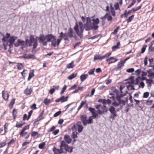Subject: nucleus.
<instances>
[{"mask_svg":"<svg viewBox=\"0 0 154 154\" xmlns=\"http://www.w3.org/2000/svg\"><path fill=\"white\" fill-rule=\"evenodd\" d=\"M147 72L148 73V76L149 77H150L151 76L154 77V73L152 72L151 70L149 69V70L147 71Z\"/></svg>","mask_w":154,"mask_h":154,"instance_id":"32","label":"nucleus"},{"mask_svg":"<svg viewBox=\"0 0 154 154\" xmlns=\"http://www.w3.org/2000/svg\"><path fill=\"white\" fill-rule=\"evenodd\" d=\"M88 76V75L87 74L81 75L80 77L81 81L82 82L84 81L87 78Z\"/></svg>","mask_w":154,"mask_h":154,"instance_id":"23","label":"nucleus"},{"mask_svg":"<svg viewBox=\"0 0 154 154\" xmlns=\"http://www.w3.org/2000/svg\"><path fill=\"white\" fill-rule=\"evenodd\" d=\"M44 111L43 110L42 112L40 113L39 116L38 117L37 119V121H39L41 119H43V115L44 113Z\"/></svg>","mask_w":154,"mask_h":154,"instance_id":"27","label":"nucleus"},{"mask_svg":"<svg viewBox=\"0 0 154 154\" xmlns=\"http://www.w3.org/2000/svg\"><path fill=\"white\" fill-rule=\"evenodd\" d=\"M119 28H120L119 26H118L114 30V31L112 33L114 35L116 34V33L117 32L118 30L119 29Z\"/></svg>","mask_w":154,"mask_h":154,"instance_id":"59","label":"nucleus"},{"mask_svg":"<svg viewBox=\"0 0 154 154\" xmlns=\"http://www.w3.org/2000/svg\"><path fill=\"white\" fill-rule=\"evenodd\" d=\"M16 39H2L4 49H10L12 46Z\"/></svg>","mask_w":154,"mask_h":154,"instance_id":"3","label":"nucleus"},{"mask_svg":"<svg viewBox=\"0 0 154 154\" xmlns=\"http://www.w3.org/2000/svg\"><path fill=\"white\" fill-rule=\"evenodd\" d=\"M34 71L33 70H32L31 71H30L29 74V76L28 78V81H29L30 79L34 76Z\"/></svg>","mask_w":154,"mask_h":154,"instance_id":"22","label":"nucleus"},{"mask_svg":"<svg viewBox=\"0 0 154 154\" xmlns=\"http://www.w3.org/2000/svg\"><path fill=\"white\" fill-rule=\"evenodd\" d=\"M110 12L113 16H115V12L114 9H110Z\"/></svg>","mask_w":154,"mask_h":154,"instance_id":"63","label":"nucleus"},{"mask_svg":"<svg viewBox=\"0 0 154 154\" xmlns=\"http://www.w3.org/2000/svg\"><path fill=\"white\" fill-rule=\"evenodd\" d=\"M65 35L66 37L67 38H77L76 32H74L72 29L71 27L69 28L67 33H65Z\"/></svg>","mask_w":154,"mask_h":154,"instance_id":"6","label":"nucleus"},{"mask_svg":"<svg viewBox=\"0 0 154 154\" xmlns=\"http://www.w3.org/2000/svg\"><path fill=\"white\" fill-rule=\"evenodd\" d=\"M134 15H131V16L129 17L128 19H126V22L128 23L131 21L132 20L134 17Z\"/></svg>","mask_w":154,"mask_h":154,"instance_id":"30","label":"nucleus"},{"mask_svg":"<svg viewBox=\"0 0 154 154\" xmlns=\"http://www.w3.org/2000/svg\"><path fill=\"white\" fill-rule=\"evenodd\" d=\"M77 74V73L75 72V73H72L70 75L68 76V79H69V80L72 79L73 78L75 77L76 76Z\"/></svg>","mask_w":154,"mask_h":154,"instance_id":"28","label":"nucleus"},{"mask_svg":"<svg viewBox=\"0 0 154 154\" xmlns=\"http://www.w3.org/2000/svg\"><path fill=\"white\" fill-rule=\"evenodd\" d=\"M29 128V125H27L26 126H25L22 129V133L24 131H25L26 129H28Z\"/></svg>","mask_w":154,"mask_h":154,"instance_id":"50","label":"nucleus"},{"mask_svg":"<svg viewBox=\"0 0 154 154\" xmlns=\"http://www.w3.org/2000/svg\"><path fill=\"white\" fill-rule=\"evenodd\" d=\"M99 23V20L97 18L95 19H91L89 17H87L86 22L84 24V26L81 22H79V25L76 22L74 29L77 35L79 36V37L81 38L84 28L88 31L93 29H97L99 27L98 24Z\"/></svg>","mask_w":154,"mask_h":154,"instance_id":"1","label":"nucleus"},{"mask_svg":"<svg viewBox=\"0 0 154 154\" xmlns=\"http://www.w3.org/2000/svg\"><path fill=\"white\" fill-rule=\"evenodd\" d=\"M153 100H147L146 102V104L147 105H149L152 104V103Z\"/></svg>","mask_w":154,"mask_h":154,"instance_id":"56","label":"nucleus"},{"mask_svg":"<svg viewBox=\"0 0 154 154\" xmlns=\"http://www.w3.org/2000/svg\"><path fill=\"white\" fill-rule=\"evenodd\" d=\"M59 130L57 129L55 131H53L52 134L54 135H57L59 133Z\"/></svg>","mask_w":154,"mask_h":154,"instance_id":"61","label":"nucleus"},{"mask_svg":"<svg viewBox=\"0 0 154 154\" xmlns=\"http://www.w3.org/2000/svg\"><path fill=\"white\" fill-rule=\"evenodd\" d=\"M89 110L92 114L95 113L94 111H95V109L94 108H92L90 107L89 108Z\"/></svg>","mask_w":154,"mask_h":154,"instance_id":"54","label":"nucleus"},{"mask_svg":"<svg viewBox=\"0 0 154 154\" xmlns=\"http://www.w3.org/2000/svg\"><path fill=\"white\" fill-rule=\"evenodd\" d=\"M28 57H29V59H34L35 58V56L34 54H28Z\"/></svg>","mask_w":154,"mask_h":154,"instance_id":"58","label":"nucleus"},{"mask_svg":"<svg viewBox=\"0 0 154 154\" xmlns=\"http://www.w3.org/2000/svg\"><path fill=\"white\" fill-rule=\"evenodd\" d=\"M61 113V111H58V112H56V113H55L54 115V117H56L57 116H58L59 115H60Z\"/></svg>","mask_w":154,"mask_h":154,"instance_id":"51","label":"nucleus"},{"mask_svg":"<svg viewBox=\"0 0 154 154\" xmlns=\"http://www.w3.org/2000/svg\"><path fill=\"white\" fill-rule=\"evenodd\" d=\"M80 119L82 121V122L83 124L84 125V124L85 123V121L87 119V115H85L81 116Z\"/></svg>","mask_w":154,"mask_h":154,"instance_id":"19","label":"nucleus"},{"mask_svg":"<svg viewBox=\"0 0 154 154\" xmlns=\"http://www.w3.org/2000/svg\"><path fill=\"white\" fill-rule=\"evenodd\" d=\"M94 69H92L90 70L88 72V73L89 75H91L94 74Z\"/></svg>","mask_w":154,"mask_h":154,"instance_id":"57","label":"nucleus"},{"mask_svg":"<svg viewBox=\"0 0 154 154\" xmlns=\"http://www.w3.org/2000/svg\"><path fill=\"white\" fill-rule=\"evenodd\" d=\"M8 123H6L5 125L4 126V131H5V132L3 133L2 134V135H4L5 134V133L7 131L8 129Z\"/></svg>","mask_w":154,"mask_h":154,"instance_id":"33","label":"nucleus"},{"mask_svg":"<svg viewBox=\"0 0 154 154\" xmlns=\"http://www.w3.org/2000/svg\"><path fill=\"white\" fill-rule=\"evenodd\" d=\"M44 38H55V37L52 35L49 34L46 36Z\"/></svg>","mask_w":154,"mask_h":154,"instance_id":"42","label":"nucleus"},{"mask_svg":"<svg viewBox=\"0 0 154 154\" xmlns=\"http://www.w3.org/2000/svg\"><path fill=\"white\" fill-rule=\"evenodd\" d=\"M106 18L108 21H111L112 20V18L111 15H108L107 14Z\"/></svg>","mask_w":154,"mask_h":154,"instance_id":"43","label":"nucleus"},{"mask_svg":"<svg viewBox=\"0 0 154 154\" xmlns=\"http://www.w3.org/2000/svg\"><path fill=\"white\" fill-rule=\"evenodd\" d=\"M114 7L115 9L116 10H117L118 9H120L119 4L118 2H116L114 5Z\"/></svg>","mask_w":154,"mask_h":154,"instance_id":"47","label":"nucleus"},{"mask_svg":"<svg viewBox=\"0 0 154 154\" xmlns=\"http://www.w3.org/2000/svg\"><path fill=\"white\" fill-rule=\"evenodd\" d=\"M53 151L55 152H57L60 153H63V151H62L61 150V149L60 148V149H57L56 147H54L53 148Z\"/></svg>","mask_w":154,"mask_h":154,"instance_id":"26","label":"nucleus"},{"mask_svg":"<svg viewBox=\"0 0 154 154\" xmlns=\"http://www.w3.org/2000/svg\"><path fill=\"white\" fill-rule=\"evenodd\" d=\"M107 15V14L104 16L102 17H101V19L102 20V26H104L105 23V19L106 17V16Z\"/></svg>","mask_w":154,"mask_h":154,"instance_id":"29","label":"nucleus"},{"mask_svg":"<svg viewBox=\"0 0 154 154\" xmlns=\"http://www.w3.org/2000/svg\"><path fill=\"white\" fill-rule=\"evenodd\" d=\"M66 88H67V86L65 85H64V86L62 88L61 91V92H60V94H62L63 93V92H64V91L66 90Z\"/></svg>","mask_w":154,"mask_h":154,"instance_id":"45","label":"nucleus"},{"mask_svg":"<svg viewBox=\"0 0 154 154\" xmlns=\"http://www.w3.org/2000/svg\"><path fill=\"white\" fill-rule=\"evenodd\" d=\"M104 58V57L103 56L101 57L100 55L95 54L94 55V60H102Z\"/></svg>","mask_w":154,"mask_h":154,"instance_id":"20","label":"nucleus"},{"mask_svg":"<svg viewBox=\"0 0 154 154\" xmlns=\"http://www.w3.org/2000/svg\"><path fill=\"white\" fill-rule=\"evenodd\" d=\"M132 2L128 7V8H130L132 5H134L136 3L135 0H132Z\"/></svg>","mask_w":154,"mask_h":154,"instance_id":"48","label":"nucleus"},{"mask_svg":"<svg viewBox=\"0 0 154 154\" xmlns=\"http://www.w3.org/2000/svg\"><path fill=\"white\" fill-rule=\"evenodd\" d=\"M147 47V46L146 45H143L141 49V53L143 54L144 52Z\"/></svg>","mask_w":154,"mask_h":154,"instance_id":"41","label":"nucleus"},{"mask_svg":"<svg viewBox=\"0 0 154 154\" xmlns=\"http://www.w3.org/2000/svg\"><path fill=\"white\" fill-rule=\"evenodd\" d=\"M147 60H148V57L147 56H146L144 59V64L145 66L147 65Z\"/></svg>","mask_w":154,"mask_h":154,"instance_id":"49","label":"nucleus"},{"mask_svg":"<svg viewBox=\"0 0 154 154\" xmlns=\"http://www.w3.org/2000/svg\"><path fill=\"white\" fill-rule=\"evenodd\" d=\"M64 139L67 143H71L72 139L69 135H65L64 137Z\"/></svg>","mask_w":154,"mask_h":154,"instance_id":"17","label":"nucleus"},{"mask_svg":"<svg viewBox=\"0 0 154 154\" xmlns=\"http://www.w3.org/2000/svg\"><path fill=\"white\" fill-rule=\"evenodd\" d=\"M27 134V133L26 132H25V131H24L23 132H22V133L21 131L20 133V135L21 137H23L25 136Z\"/></svg>","mask_w":154,"mask_h":154,"instance_id":"60","label":"nucleus"},{"mask_svg":"<svg viewBox=\"0 0 154 154\" xmlns=\"http://www.w3.org/2000/svg\"><path fill=\"white\" fill-rule=\"evenodd\" d=\"M18 69H20L23 67V65L21 63H18L17 65Z\"/></svg>","mask_w":154,"mask_h":154,"instance_id":"52","label":"nucleus"},{"mask_svg":"<svg viewBox=\"0 0 154 154\" xmlns=\"http://www.w3.org/2000/svg\"><path fill=\"white\" fill-rule=\"evenodd\" d=\"M17 111L15 109H14L13 110L12 114L14 117V119H15L17 116Z\"/></svg>","mask_w":154,"mask_h":154,"instance_id":"35","label":"nucleus"},{"mask_svg":"<svg viewBox=\"0 0 154 154\" xmlns=\"http://www.w3.org/2000/svg\"><path fill=\"white\" fill-rule=\"evenodd\" d=\"M73 62L72 61L71 63L67 65V67L68 68H72L74 67Z\"/></svg>","mask_w":154,"mask_h":154,"instance_id":"37","label":"nucleus"},{"mask_svg":"<svg viewBox=\"0 0 154 154\" xmlns=\"http://www.w3.org/2000/svg\"><path fill=\"white\" fill-rule=\"evenodd\" d=\"M37 135L40 136V134L38 133L36 131H33L31 134V136L32 137H35Z\"/></svg>","mask_w":154,"mask_h":154,"instance_id":"40","label":"nucleus"},{"mask_svg":"<svg viewBox=\"0 0 154 154\" xmlns=\"http://www.w3.org/2000/svg\"><path fill=\"white\" fill-rule=\"evenodd\" d=\"M125 63L123 60H121L119 62L118 64V67L119 69H121V67L123 66V64Z\"/></svg>","mask_w":154,"mask_h":154,"instance_id":"24","label":"nucleus"},{"mask_svg":"<svg viewBox=\"0 0 154 154\" xmlns=\"http://www.w3.org/2000/svg\"><path fill=\"white\" fill-rule=\"evenodd\" d=\"M55 89L54 88H52V89H51L50 90L49 92L51 94H52L55 91Z\"/></svg>","mask_w":154,"mask_h":154,"instance_id":"64","label":"nucleus"},{"mask_svg":"<svg viewBox=\"0 0 154 154\" xmlns=\"http://www.w3.org/2000/svg\"><path fill=\"white\" fill-rule=\"evenodd\" d=\"M117 91L116 89L112 92L110 93L108 96L109 98L110 99H112L113 100H114L115 99V97L114 96L115 94L114 93H116V92L117 93Z\"/></svg>","mask_w":154,"mask_h":154,"instance_id":"14","label":"nucleus"},{"mask_svg":"<svg viewBox=\"0 0 154 154\" xmlns=\"http://www.w3.org/2000/svg\"><path fill=\"white\" fill-rule=\"evenodd\" d=\"M77 133L76 131H74L73 132L72 135V138H76L77 137Z\"/></svg>","mask_w":154,"mask_h":154,"instance_id":"39","label":"nucleus"},{"mask_svg":"<svg viewBox=\"0 0 154 154\" xmlns=\"http://www.w3.org/2000/svg\"><path fill=\"white\" fill-rule=\"evenodd\" d=\"M61 39H53L51 41V45L54 47L58 46Z\"/></svg>","mask_w":154,"mask_h":154,"instance_id":"11","label":"nucleus"},{"mask_svg":"<svg viewBox=\"0 0 154 154\" xmlns=\"http://www.w3.org/2000/svg\"><path fill=\"white\" fill-rule=\"evenodd\" d=\"M77 128H78V131L79 133L81 132L82 131L83 127L81 125V122H78L76 125H74L72 128V130L73 131H77Z\"/></svg>","mask_w":154,"mask_h":154,"instance_id":"5","label":"nucleus"},{"mask_svg":"<svg viewBox=\"0 0 154 154\" xmlns=\"http://www.w3.org/2000/svg\"><path fill=\"white\" fill-rule=\"evenodd\" d=\"M109 110L112 114L110 116L109 118L112 119V120H114L117 116L115 108L113 106H111L109 108Z\"/></svg>","mask_w":154,"mask_h":154,"instance_id":"7","label":"nucleus"},{"mask_svg":"<svg viewBox=\"0 0 154 154\" xmlns=\"http://www.w3.org/2000/svg\"><path fill=\"white\" fill-rule=\"evenodd\" d=\"M38 44L37 39H26V42L20 39H18L17 42L14 43L15 47H18L21 46L22 47L24 46L25 45L27 46H31L33 45L32 52L35 51V49L36 48Z\"/></svg>","mask_w":154,"mask_h":154,"instance_id":"2","label":"nucleus"},{"mask_svg":"<svg viewBox=\"0 0 154 154\" xmlns=\"http://www.w3.org/2000/svg\"><path fill=\"white\" fill-rule=\"evenodd\" d=\"M68 145L66 143V142L62 140L61 141L60 148L62 151H63V147L65 149H66V148H68Z\"/></svg>","mask_w":154,"mask_h":154,"instance_id":"10","label":"nucleus"},{"mask_svg":"<svg viewBox=\"0 0 154 154\" xmlns=\"http://www.w3.org/2000/svg\"><path fill=\"white\" fill-rule=\"evenodd\" d=\"M32 92V89L31 88L28 89V88L25 89L24 91V94L27 95H29Z\"/></svg>","mask_w":154,"mask_h":154,"instance_id":"18","label":"nucleus"},{"mask_svg":"<svg viewBox=\"0 0 154 154\" xmlns=\"http://www.w3.org/2000/svg\"><path fill=\"white\" fill-rule=\"evenodd\" d=\"M85 123L84 125H86L87 124H91L93 123V119L91 116H90L88 119H86L85 122Z\"/></svg>","mask_w":154,"mask_h":154,"instance_id":"15","label":"nucleus"},{"mask_svg":"<svg viewBox=\"0 0 154 154\" xmlns=\"http://www.w3.org/2000/svg\"><path fill=\"white\" fill-rule=\"evenodd\" d=\"M51 39H39V42L41 44H42L43 45H46L48 42L51 41Z\"/></svg>","mask_w":154,"mask_h":154,"instance_id":"12","label":"nucleus"},{"mask_svg":"<svg viewBox=\"0 0 154 154\" xmlns=\"http://www.w3.org/2000/svg\"><path fill=\"white\" fill-rule=\"evenodd\" d=\"M120 45V43L119 42H117V44L116 45H114L112 48V50L115 51V50L119 48L120 47L119 46Z\"/></svg>","mask_w":154,"mask_h":154,"instance_id":"21","label":"nucleus"},{"mask_svg":"<svg viewBox=\"0 0 154 154\" xmlns=\"http://www.w3.org/2000/svg\"><path fill=\"white\" fill-rule=\"evenodd\" d=\"M145 85L144 83L143 82H141L140 83L139 85H138V86L137 88V89H139V88H140V87H141L142 88H143L144 87Z\"/></svg>","mask_w":154,"mask_h":154,"instance_id":"38","label":"nucleus"},{"mask_svg":"<svg viewBox=\"0 0 154 154\" xmlns=\"http://www.w3.org/2000/svg\"><path fill=\"white\" fill-rule=\"evenodd\" d=\"M134 82V81H131V82H128L127 83V89L129 90H135L133 86V83Z\"/></svg>","mask_w":154,"mask_h":154,"instance_id":"8","label":"nucleus"},{"mask_svg":"<svg viewBox=\"0 0 154 154\" xmlns=\"http://www.w3.org/2000/svg\"><path fill=\"white\" fill-rule=\"evenodd\" d=\"M50 101L51 100L50 99L45 98L43 102L46 105H47L50 103Z\"/></svg>","mask_w":154,"mask_h":154,"instance_id":"34","label":"nucleus"},{"mask_svg":"<svg viewBox=\"0 0 154 154\" xmlns=\"http://www.w3.org/2000/svg\"><path fill=\"white\" fill-rule=\"evenodd\" d=\"M15 99L13 98L12 100L11 101L9 104V107L11 108L13 107V105L15 103Z\"/></svg>","mask_w":154,"mask_h":154,"instance_id":"31","label":"nucleus"},{"mask_svg":"<svg viewBox=\"0 0 154 154\" xmlns=\"http://www.w3.org/2000/svg\"><path fill=\"white\" fill-rule=\"evenodd\" d=\"M68 97V96H67L66 97L64 96H63L60 98L56 100L55 101L57 102H60L61 103H63L67 101Z\"/></svg>","mask_w":154,"mask_h":154,"instance_id":"9","label":"nucleus"},{"mask_svg":"<svg viewBox=\"0 0 154 154\" xmlns=\"http://www.w3.org/2000/svg\"><path fill=\"white\" fill-rule=\"evenodd\" d=\"M9 96V94L7 92H5L4 90L2 91V97L5 100H8Z\"/></svg>","mask_w":154,"mask_h":154,"instance_id":"13","label":"nucleus"},{"mask_svg":"<svg viewBox=\"0 0 154 154\" xmlns=\"http://www.w3.org/2000/svg\"><path fill=\"white\" fill-rule=\"evenodd\" d=\"M68 148H66V149H65L66 151L71 152L72 151L73 148L72 147H70L68 146Z\"/></svg>","mask_w":154,"mask_h":154,"instance_id":"44","label":"nucleus"},{"mask_svg":"<svg viewBox=\"0 0 154 154\" xmlns=\"http://www.w3.org/2000/svg\"><path fill=\"white\" fill-rule=\"evenodd\" d=\"M149 93L148 92H144L143 94V97L147 98L148 97L149 95Z\"/></svg>","mask_w":154,"mask_h":154,"instance_id":"46","label":"nucleus"},{"mask_svg":"<svg viewBox=\"0 0 154 154\" xmlns=\"http://www.w3.org/2000/svg\"><path fill=\"white\" fill-rule=\"evenodd\" d=\"M56 128L54 126H53L49 130H48V132H51L53 131Z\"/></svg>","mask_w":154,"mask_h":154,"instance_id":"62","label":"nucleus"},{"mask_svg":"<svg viewBox=\"0 0 154 154\" xmlns=\"http://www.w3.org/2000/svg\"><path fill=\"white\" fill-rule=\"evenodd\" d=\"M106 60L108 61H111L108 63V64H110L111 63H114L117 60V59L115 58L114 57H111L109 59H107Z\"/></svg>","mask_w":154,"mask_h":154,"instance_id":"16","label":"nucleus"},{"mask_svg":"<svg viewBox=\"0 0 154 154\" xmlns=\"http://www.w3.org/2000/svg\"><path fill=\"white\" fill-rule=\"evenodd\" d=\"M134 69L133 68H131L129 69H128L126 70V71L128 72H134Z\"/></svg>","mask_w":154,"mask_h":154,"instance_id":"55","label":"nucleus"},{"mask_svg":"<svg viewBox=\"0 0 154 154\" xmlns=\"http://www.w3.org/2000/svg\"><path fill=\"white\" fill-rule=\"evenodd\" d=\"M124 87L125 86L122 85L120 86V89L121 91V94H122V97L123 96L125 95L126 94L128 93V91H125L126 92L125 93H123L122 90V89L124 88Z\"/></svg>","mask_w":154,"mask_h":154,"instance_id":"25","label":"nucleus"},{"mask_svg":"<svg viewBox=\"0 0 154 154\" xmlns=\"http://www.w3.org/2000/svg\"><path fill=\"white\" fill-rule=\"evenodd\" d=\"M65 37H66V36L65 35V33L63 34V32H61L59 36L60 38H64Z\"/></svg>","mask_w":154,"mask_h":154,"instance_id":"53","label":"nucleus"},{"mask_svg":"<svg viewBox=\"0 0 154 154\" xmlns=\"http://www.w3.org/2000/svg\"><path fill=\"white\" fill-rule=\"evenodd\" d=\"M45 145V142H42L39 145V148L40 149H43Z\"/></svg>","mask_w":154,"mask_h":154,"instance_id":"36","label":"nucleus"},{"mask_svg":"<svg viewBox=\"0 0 154 154\" xmlns=\"http://www.w3.org/2000/svg\"><path fill=\"white\" fill-rule=\"evenodd\" d=\"M116 100L118 102V103L114 100L113 102L112 103V105L114 106L117 107L121 104H122L124 105H125V101L124 100H121V97L118 95H117L116 97Z\"/></svg>","mask_w":154,"mask_h":154,"instance_id":"4","label":"nucleus"}]
</instances>
